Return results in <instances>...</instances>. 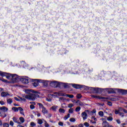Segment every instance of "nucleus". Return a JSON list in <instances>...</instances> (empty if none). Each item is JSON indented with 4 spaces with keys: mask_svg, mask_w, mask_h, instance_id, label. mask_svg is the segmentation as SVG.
<instances>
[{
    "mask_svg": "<svg viewBox=\"0 0 127 127\" xmlns=\"http://www.w3.org/2000/svg\"><path fill=\"white\" fill-rule=\"evenodd\" d=\"M30 91V89H26L25 91V93L29 94H27L26 95H22V97H19L20 101H22V102H26V99H27V100H30L31 101H35L36 98H39V95L37 94H32L29 92Z\"/></svg>",
    "mask_w": 127,
    "mask_h": 127,
    "instance_id": "nucleus-1",
    "label": "nucleus"
},
{
    "mask_svg": "<svg viewBox=\"0 0 127 127\" xmlns=\"http://www.w3.org/2000/svg\"><path fill=\"white\" fill-rule=\"evenodd\" d=\"M0 76H1V77H4V76H6V79H8V80H10V81L8 82V83L10 84L17 83L19 79L18 76H17V75L15 74H8L7 75V73L2 71H0Z\"/></svg>",
    "mask_w": 127,
    "mask_h": 127,
    "instance_id": "nucleus-2",
    "label": "nucleus"
},
{
    "mask_svg": "<svg viewBox=\"0 0 127 127\" xmlns=\"http://www.w3.org/2000/svg\"><path fill=\"white\" fill-rule=\"evenodd\" d=\"M31 81L33 82L32 85L34 87H37V86H38V83H45L46 86L47 85L46 81L41 79H31Z\"/></svg>",
    "mask_w": 127,
    "mask_h": 127,
    "instance_id": "nucleus-3",
    "label": "nucleus"
},
{
    "mask_svg": "<svg viewBox=\"0 0 127 127\" xmlns=\"http://www.w3.org/2000/svg\"><path fill=\"white\" fill-rule=\"evenodd\" d=\"M60 85V82L58 81H52L50 83V85L51 87H53V88H59Z\"/></svg>",
    "mask_w": 127,
    "mask_h": 127,
    "instance_id": "nucleus-4",
    "label": "nucleus"
},
{
    "mask_svg": "<svg viewBox=\"0 0 127 127\" xmlns=\"http://www.w3.org/2000/svg\"><path fill=\"white\" fill-rule=\"evenodd\" d=\"M20 80L21 81L22 84H28L29 83V79L28 78H25L24 77H21L20 78Z\"/></svg>",
    "mask_w": 127,
    "mask_h": 127,
    "instance_id": "nucleus-5",
    "label": "nucleus"
},
{
    "mask_svg": "<svg viewBox=\"0 0 127 127\" xmlns=\"http://www.w3.org/2000/svg\"><path fill=\"white\" fill-rule=\"evenodd\" d=\"M106 90H107L108 94H116V93H117L116 92V90H117V89L106 88Z\"/></svg>",
    "mask_w": 127,
    "mask_h": 127,
    "instance_id": "nucleus-6",
    "label": "nucleus"
},
{
    "mask_svg": "<svg viewBox=\"0 0 127 127\" xmlns=\"http://www.w3.org/2000/svg\"><path fill=\"white\" fill-rule=\"evenodd\" d=\"M81 117H82L83 120H87V119L88 118V114L87 113V112H86V110H85L84 112L81 113Z\"/></svg>",
    "mask_w": 127,
    "mask_h": 127,
    "instance_id": "nucleus-7",
    "label": "nucleus"
},
{
    "mask_svg": "<svg viewBox=\"0 0 127 127\" xmlns=\"http://www.w3.org/2000/svg\"><path fill=\"white\" fill-rule=\"evenodd\" d=\"M71 86H72L73 88L75 89H80V88H83L84 85L76 84H71Z\"/></svg>",
    "mask_w": 127,
    "mask_h": 127,
    "instance_id": "nucleus-8",
    "label": "nucleus"
},
{
    "mask_svg": "<svg viewBox=\"0 0 127 127\" xmlns=\"http://www.w3.org/2000/svg\"><path fill=\"white\" fill-rule=\"evenodd\" d=\"M118 92L119 93H121L122 95H127V90H124V89H116Z\"/></svg>",
    "mask_w": 127,
    "mask_h": 127,
    "instance_id": "nucleus-9",
    "label": "nucleus"
},
{
    "mask_svg": "<svg viewBox=\"0 0 127 127\" xmlns=\"http://www.w3.org/2000/svg\"><path fill=\"white\" fill-rule=\"evenodd\" d=\"M103 91V89L100 88H94V94H98V93H100V92H102Z\"/></svg>",
    "mask_w": 127,
    "mask_h": 127,
    "instance_id": "nucleus-10",
    "label": "nucleus"
},
{
    "mask_svg": "<svg viewBox=\"0 0 127 127\" xmlns=\"http://www.w3.org/2000/svg\"><path fill=\"white\" fill-rule=\"evenodd\" d=\"M91 97L92 98H94L95 99H99V100H104V99H105V97H104L94 95H92Z\"/></svg>",
    "mask_w": 127,
    "mask_h": 127,
    "instance_id": "nucleus-11",
    "label": "nucleus"
},
{
    "mask_svg": "<svg viewBox=\"0 0 127 127\" xmlns=\"http://www.w3.org/2000/svg\"><path fill=\"white\" fill-rule=\"evenodd\" d=\"M103 100H110L111 101H118V98L115 97H104Z\"/></svg>",
    "mask_w": 127,
    "mask_h": 127,
    "instance_id": "nucleus-12",
    "label": "nucleus"
},
{
    "mask_svg": "<svg viewBox=\"0 0 127 127\" xmlns=\"http://www.w3.org/2000/svg\"><path fill=\"white\" fill-rule=\"evenodd\" d=\"M85 89H86V90H89V91H90L91 93H94V91L95 90V88L85 86Z\"/></svg>",
    "mask_w": 127,
    "mask_h": 127,
    "instance_id": "nucleus-13",
    "label": "nucleus"
},
{
    "mask_svg": "<svg viewBox=\"0 0 127 127\" xmlns=\"http://www.w3.org/2000/svg\"><path fill=\"white\" fill-rule=\"evenodd\" d=\"M0 110L2 111V112L5 113V112H7V111H8V108L5 107V106H2L0 108Z\"/></svg>",
    "mask_w": 127,
    "mask_h": 127,
    "instance_id": "nucleus-14",
    "label": "nucleus"
},
{
    "mask_svg": "<svg viewBox=\"0 0 127 127\" xmlns=\"http://www.w3.org/2000/svg\"><path fill=\"white\" fill-rule=\"evenodd\" d=\"M13 121L14 123H16V124H18L19 125H20V122H19V121H18V118L13 117L12 118Z\"/></svg>",
    "mask_w": 127,
    "mask_h": 127,
    "instance_id": "nucleus-15",
    "label": "nucleus"
},
{
    "mask_svg": "<svg viewBox=\"0 0 127 127\" xmlns=\"http://www.w3.org/2000/svg\"><path fill=\"white\" fill-rule=\"evenodd\" d=\"M118 110L119 111L120 113H122V112H124V113H125V114H127V110L125 109H123L122 107H120Z\"/></svg>",
    "mask_w": 127,
    "mask_h": 127,
    "instance_id": "nucleus-16",
    "label": "nucleus"
},
{
    "mask_svg": "<svg viewBox=\"0 0 127 127\" xmlns=\"http://www.w3.org/2000/svg\"><path fill=\"white\" fill-rule=\"evenodd\" d=\"M102 126H104V127H109L110 125H109V123L107 122V121H103L102 123Z\"/></svg>",
    "mask_w": 127,
    "mask_h": 127,
    "instance_id": "nucleus-17",
    "label": "nucleus"
},
{
    "mask_svg": "<svg viewBox=\"0 0 127 127\" xmlns=\"http://www.w3.org/2000/svg\"><path fill=\"white\" fill-rule=\"evenodd\" d=\"M1 96L2 97H6V96H9V94L7 92H2L1 93Z\"/></svg>",
    "mask_w": 127,
    "mask_h": 127,
    "instance_id": "nucleus-18",
    "label": "nucleus"
},
{
    "mask_svg": "<svg viewBox=\"0 0 127 127\" xmlns=\"http://www.w3.org/2000/svg\"><path fill=\"white\" fill-rule=\"evenodd\" d=\"M42 113H43L44 115H45L48 113V111L47 110V109H46V108H45V107H44L42 110Z\"/></svg>",
    "mask_w": 127,
    "mask_h": 127,
    "instance_id": "nucleus-19",
    "label": "nucleus"
},
{
    "mask_svg": "<svg viewBox=\"0 0 127 127\" xmlns=\"http://www.w3.org/2000/svg\"><path fill=\"white\" fill-rule=\"evenodd\" d=\"M58 96H61L62 97H66V94L61 92H58Z\"/></svg>",
    "mask_w": 127,
    "mask_h": 127,
    "instance_id": "nucleus-20",
    "label": "nucleus"
},
{
    "mask_svg": "<svg viewBox=\"0 0 127 127\" xmlns=\"http://www.w3.org/2000/svg\"><path fill=\"white\" fill-rule=\"evenodd\" d=\"M65 97H68V98H70V99H73V98H74V95L65 94Z\"/></svg>",
    "mask_w": 127,
    "mask_h": 127,
    "instance_id": "nucleus-21",
    "label": "nucleus"
},
{
    "mask_svg": "<svg viewBox=\"0 0 127 127\" xmlns=\"http://www.w3.org/2000/svg\"><path fill=\"white\" fill-rule=\"evenodd\" d=\"M59 112V113H62V114H65V110L64 109L60 108Z\"/></svg>",
    "mask_w": 127,
    "mask_h": 127,
    "instance_id": "nucleus-22",
    "label": "nucleus"
},
{
    "mask_svg": "<svg viewBox=\"0 0 127 127\" xmlns=\"http://www.w3.org/2000/svg\"><path fill=\"white\" fill-rule=\"evenodd\" d=\"M7 103L9 104V105H11V103H12V99L11 98L7 99Z\"/></svg>",
    "mask_w": 127,
    "mask_h": 127,
    "instance_id": "nucleus-23",
    "label": "nucleus"
},
{
    "mask_svg": "<svg viewBox=\"0 0 127 127\" xmlns=\"http://www.w3.org/2000/svg\"><path fill=\"white\" fill-rule=\"evenodd\" d=\"M85 112H86L87 114H88V115H90V116H92V115H93V112H92L91 111L86 110Z\"/></svg>",
    "mask_w": 127,
    "mask_h": 127,
    "instance_id": "nucleus-24",
    "label": "nucleus"
},
{
    "mask_svg": "<svg viewBox=\"0 0 127 127\" xmlns=\"http://www.w3.org/2000/svg\"><path fill=\"white\" fill-rule=\"evenodd\" d=\"M37 105L39 106L40 109H43L44 108H45L44 106H43V104H42V103H38Z\"/></svg>",
    "mask_w": 127,
    "mask_h": 127,
    "instance_id": "nucleus-25",
    "label": "nucleus"
},
{
    "mask_svg": "<svg viewBox=\"0 0 127 127\" xmlns=\"http://www.w3.org/2000/svg\"><path fill=\"white\" fill-rule=\"evenodd\" d=\"M70 118V114H68L67 116H65L64 117V121H66V120H68Z\"/></svg>",
    "mask_w": 127,
    "mask_h": 127,
    "instance_id": "nucleus-26",
    "label": "nucleus"
},
{
    "mask_svg": "<svg viewBox=\"0 0 127 127\" xmlns=\"http://www.w3.org/2000/svg\"><path fill=\"white\" fill-rule=\"evenodd\" d=\"M106 118H107V120H108L109 122H112V121L113 120V117L111 116H109V117H106Z\"/></svg>",
    "mask_w": 127,
    "mask_h": 127,
    "instance_id": "nucleus-27",
    "label": "nucleus"
},
{
    "mask_svg": "<svg viewBox=\"0 0 127 127\" xmlns=\"http://www.w3.org/2000/svg\"><path fill=\"white\" fill-rule=\"evenodd\" d=\"M76 106H80V107H83L84 106V103L79 101V102H78V104H76Z\"/></svg>",
    "mask_w": 127,
    "mask_h": 127,
    "instance_id": "nucleus-28",
    "label": "nucleus"
},
{
    "mask_svg": "<svg viewBox=\"0 0 127 127\" xmlns=\"http://www.w3.org/2000/svg\"><path fill=\"white\" fill-rule=\"evenodd\" d=\"M19 120H20V122L22 123V124H23V123H24L25 122L24 118H23V117H20Z\"/></svg>",
    "mask_w": 127,
    "mask_h": 127,
    "instance_id": "nucleus-29",
    "label": "nucleus"
},
{
    "mask_svg": "<svg viewBox=\"0 0 127 127\" xmlns=\"http://www.w3.org/2000/svg\"><path fill=\"white\" fill-rule=\"evenodd\" d=\"M0 117H1L2 118H5V117H6V114H5L4 113L3 114H2L1 112H0Z\"/></svg>",
    "mask_w": 127,
    "mask_h": 127,
    "instance_id": "nucleus-30",
    "label": "nucleus"
},
{
    "mask_svg": "<svg viewBox=\"0 0 127 127\" xmlns=\"http://www.w3.org/2000/svg\"><path fill=\"white\" fill-rule=\"evenodd\" d=\"M69 121L71 122V123H75V122H76V119L74 118H71L69 119Z\"/></svg>",
    "mask_w": 127,
    "mask_h": 127,
    "instance_id": "nucleus-31",
    "label": "nucleus"
},
{
    "mask_svg": "<svg viewBox=\"0 0 127 127\" xmlns=\"http://www.w3.org/2000/svg\"><path fill=\"white\" fill-rule=\"evenodd\" d=\"M57 108H58V106H54L52 107L51 109H53V111L56 112V110H57Z\"/></svg>",
    "mask_w": 127,
    "mask_h": 127,
    "instance_id": "nucleus-32",
    "label": "nucleus"
},
{
    "mask_svg": "<svg viewBox=\"0 0 127 127\" xmlns=\"http://www.w3.org/2000/svg\"><path fill=\"white\" fill-rule=\"evenodd\" d=\"M12 110L14 111V112H18V107H13L12 108Z\"/></svg>",
    "mask_w": 127,
    "mask_h": 127,
    "instance_id": "nucleus-33",
    "label": "nucleus"
},
{
    "mask_svg": "<svg viewBox=\"0 0 127 127\" xmlns=\"http://www.w3.org/2000/svg\"><path fill=\"white\" fill-rule=\"evenodd\" d=\"M81 111V107L80 106H78L75 109V112H80Z\"/></svg>",
    "mask_w": 127,
    "mask_h": 127,
    "instance_id": "nucleus-34",
    "label": "nucleus"
},
{
    "mask_svg": "<svg viewBox=\"0 0 127 127\" xmlns=\"http://www.w3.org/2000/svg\"><path fill=\"white\" fill-rule=\"evenodd\" d=\"M68 113L69 114H73V113H74V109L73 108H70L69 110H68Z\"/></svg>",
    "mask_w": 127,
    "mask_h": 127,
    "instance_id": "nucleus-35",
    "label": "nucleus"
},
{
    "mask_svg": "<svg viewBox=\"0 0 127 127\" xmlns=\"http://www.w3.org/2000/svg\"><path fill=\"white\" fill-rule=\"evenodd\" d=\"M64 88H69V85H68V83H63Z\"/></svg>",
    "mask_w": 127,
    "mask_h": 127,
    "instance_id": "nucleus-36",
    "label": "nucleus"
},
{
    "mask_svg": "<svg viewBox=\"0 0 127 127\" xmlns=\"http://www.w3.org/2000/svg\"><path fill=\"white\" fill-rule=\"evenodd\" d=\"M38 124H39V125H42V124H43V121H42L41 119H39L38 121Z\"/></svg>",
    "mask_w": 127,
    "mask_h": 127,
    "instance_id": "nucleus-37",
    "label": "nucleus"
},
{
    "mask_svg": "<svg viewBox=\"0 0 127 127\" xmlns=\"http://www.w3.org/2000/svg\"><path fill=\"white\" fill-rule=\"evenodd\" d=\"M119 115L122 118H124V117H125V114L124 113H123V112H120L119 113Z\"/></svg>",
    "mask_w": 127,
    "mask_h": 127,
    "instance_id": "nucleus-38",
    "label": "nucleus"
},
{
    "mask_svg": "<svg viewBox=\"0 0 127 127\" xmlns=\"http://www.w3.org/2000/svg\"><path fill=\"white\" fill-rule=\"evenodd\" d=\"M76 98L77 99H81V98H82V95H81V94H78L76 95Z\"/></svg>",
    "mask_w": 127,
    "mask_h": 127,
    "instance_id": "nucleus-39",
    "label": "nucleus"
},
{
    "mask_svg": "<svg viewBox=\"0 0 127 127\" xmlns=\"http://www.w3.org/2000/svg\"><path fill=\"white\" fill-rule=\"evenodd\" d=\"M99 115L100 116V117H103V116H104V112L103 111H100L99 112Z\"/></svg>",
    "mask_w": 127,
    "mask_h": 127,
    "instance_id": "nucleus-40",
    "label": "nucleus"
},
{
    "mask_svg": "<svg viewBox=\"0 0 127 127\" xmlns=\"http://www.w3.org/2000/svg\"><path fill=\"white\" fill-rule=\"evenodd\" d=\"M30 126L31 127H35L36 126V124H35V123H34V122H31L30 123Z\"/></svg>",
    "mask_w": 127,
    "mask_h": 127,
    "instance_id": "nucleus-41",
    "label": "nucleus"
},
{
    "mask_svg": "<svg viewBox=\"0 0 127 127\" xmlns=\"http://www.w3.org/2000/svg\"><path fill=\"white\" fill-rule=\"evenodd\" d=\"M30 109H31V110H33V109H35V106H34V105H31L30 106Z\"/></svg>",
    "mask_w": 127,
    "mask_h": 127,
    "instance_id": "nucleus-42",
    "label": "nucleus"
},
{
    "mask_svg": "<svg viewBox=\"0 0 127 127\" xmlns=\"http://www.w3.org/2000/svg\"><path fill=\"white\" fill-rule=\"evenodd\" d=\"M84 125L86 127H90V125H89V123H88L87 122H85L84 123Z\"/></svg>",
    "mask_w": 127,
    "mask_h": 127,
    "instance_id": "nucleus-43",
    "label": "nucleus"
},
{
    "mask_svg": "<svg viewBox=\"0 0 127 127\" xmlns=\"http://www.w3.org/2000/svg\"><path fill=\"white\" fill-rule=\"evenodd\" d=\"M0 80L1 81H2V82H4L5 83H7V80L6 79H4L3 78L1 79V78H0Z\"/></svg>",
    "mask_w": 127,
    "mask_h": 127,
    "instance_id": "nucleus-44",
    "label": "nucleus"
},
{
    "mask_svg": "<svg viewBox=\"0 0 127 127\" xmlns=\"http://www.w3.org/2000/svg\"><path fill=\"white\" fill-rule=\"evenodd\" d=\"M73 106H74V104H73L72 103L69 104L68 106V108H70V109H71V108H72Z\"/></svg>",
    "mask_w": 127,
    "mask_h": 127,
    "instance_id": "nucleus-45",
    "label": "nucleus"
},
{
    "mask_svg": "<svg viewBox=\"0 0 127 127\" xmlns=\"http://www.w3.org/2000/svg\"><path fill=\"white\" fill-rule=\"evenodd\" d=\"M115 115H119L120 114V111L119 110H116L115 111Z\"/></svg>",
    "mask_w": 127,
    "mask_h": 127,
    "instance_id": "nucleus-46",
    "label": "nucleus"
},
{
    "mask_svg": "<svg viewBox=\"0 0 127 127\" xmlns=\"http://www.w3.org/2000/svg\"><path fill=\"white\" fill-rule=\"evenodd\" d=\"M9 124L10 126H11V127H13V125H14V123H13V122L12 121H10Z\"/></svg>",
    "mask_w": 127,
    "mask_h": 127,
    "instance_id": "nucleus-47",
    "label": "nucleus"
},
{
    "mask_svg": "<svg viewBox=\"0 0 127 127\" xmlns=\"http://www.w3.org/2000/svg\"><path fill=\"white\" fill-rule=\"evenodd\" d=\"M59 126H60L61 127H63V126H64V124L63 122H59Z\"/></svg>",
    "mask_w": 127,
    "mask_h": 127,
    "instance_id": "nucleus-48",
    "label": "nucleus"
},
{
    "mask_svg": "<svg viewBox=\"0 0 127 127\" xmlns=\"http://www.w3.org/2000/svg\"><path fill=\"white\" fill-rule=\"evenodd\" d=\"M91 120H93L94 121L97 122V118H96L95 117H92L91 118Z\"/></svg>",
    "mask_w": 127,
    "mask_h": 127,
    "instance_id": "nucleus-49",
    "label": "nucleus"
},
{
    "mask_svg": "<svg viewBox=\"0 0 127 127\" xmlns=\"http://www.w3.org/2000/svg\"><path fill=\"white\" fill-rule=\"evenodd\" d=\"M18 111H20V112H22L23 111V109L21 107H18Z\"/></svg>",
    "mask_w": 127,
    "mask_h": 127,
    "instance_id": "nucleus-50",
    "label": "nucleus"
},
{
    "mask_svg": "<svg viewBox=\"0 0 127 127\" xmlns=\"http://www.w3.org/2000/svg\"><path fill=\"white\" fill-rule=\"evenodd\" d=\"M46 101H47V102H51L52 101V99H51V98H47Z\"/></svg>",
    "mask_w": 127,
    "mask_h": 127,
    "instance_id": "nucleus-51",
    "label": "nucleus"
},
{
    "mask_svg": "<svg viewBox=\"0 0 127 127\" xmlns=\"http://www.w3.org/2000/svg\"><path fill=\"white\" fill-rule=\"evenodd\" d=\"M107 104L108 105V106H113V103H112V102H108Z\"/></svg>",
    "mask_w": 127,
    "mask_h": 127,
    "instance_id": "nucleus-52",
    "label": "nucleus"
},
{
    "mask_svg": "<svg viewBox=\"0 0 127 127\" xmlns=\"http://www.w3.org/2000/svg\"><path fill=\"white\" fill-rule=\"evenodd\" d=\"M80 101V100H75L74 104H77V105L79 104V102Z\"/></svg>",
    "mask_w": 127,
    "mask_h": 127,
    "instance_id": "nucleus-53",
    "label": "nucleus"
},
{
    "mask_svg": "<svg viewBox=\"0 0 127 127\" xmlns=\"http://www.w3.org/2000/svg\"><path fill=\"white\" fill-rule=\"evenodd\" d=\"M0 105H1V106H3V105L4 104V102H3L2 101H0Z\"/></svg>",
    "mask_w": 127,
    "mask_h": 127,
    "instance_id": "nucleus-54",
    "label": "nucleus"
},
{
    "mask_svg": "<svg viewBox=\"0 0 127 127\" xmlns=\"http://www.w3.org/2000/svg\"><path fill=\"white\" fill-rule=\"evenodd\" d=\"M59 101H64V97H60Z\"/></svg>",
    "mask_w": 127,
    "mask_h": 127,
    "instance_id": "nucleus-55",
    "label": "nucleus"
},
{
    "mask_svg": "<svg viewBox=\"0 0 127 127\" xmlns=\"http://www.w3.org/2000/svg\"><path fill=\"white\" fill-rule=\"evenodd\" d=\"M116 122H117V124H119V125H120L121 124V121L120 120H117Z\"/></svg>",
    "mask_w": 127,
    "mask_h": 127,
    "instance_id": "nucleus-56",
    "label": "nucleus"
},
{
    "mask_svg": "<svg viewBox=\"0 0 127 127\" xmlns=\"http://www.w3.org/2000/svg\"><path fill=\"white\" fill-rule=\"evenodd\" d=\"M14 99L16 100V101H17L18 102H19V101H20V100H19L18 98H17V97H14Z\"/></svg>",
    "mask_w": 127,
    "mask_h": 127,
    "instance_id": "nucleus-57",
    "label": "nucleus"
},
{
    "mask_svg": "<svg viewBox=\"0 0 127 127\" xmlns=\"http://www.w3.org/2000/svg\"><path fill=\"white\" fill-rule=\"evenodd\" d=\"M20 114H21V115H23L24 117V112H23V111H20Z\"/></svg>",
    "mask_w": 127,
    "mask_h": 127,
    "instance_id": "nucleus-58",
    "label": "nucleus"
},
{
    "mask_svg": "<svg viewBox=\"0 0 127 127\" xmlns=\"http://www.w3.org/2000/svg\"><path fill=\"white\" fill-rule=\"evenodd\" d=\"M96 122L97 121H93V120L90 121V123H91L92 124H96Z\"/></svg>",
    "mask_w": 127,
    "mask_h": 127,
    "instance_id": "nucleus-59",
    "label": "nucleus"
},
{
    "mask_svg": "<svg viewBox=\"0 0 127 127\" xmlns=\"http://www.w3.org/2000/svg\"><path fill=\"white\" fill-rule=\"evenodd\" d=\"M78 127H84V125L83 124H79Z\"/></svg>",
    "mask_w": 127,
    "mask_h": 127,
    "instance_id": "nucleus-60",
    "label": "nucleus"
},
{
    "mask_svg": "<svg viewBox=\"0 0 127 127\" xmlns=\"http://www.w3.org/2000/svg\"><path fill=\"white\" fill-rule=\"evenodd\" d=\"M45 127H49V125H48V124H47V123H46L45 124Z\"/></svg>",
    "mask_w": 127,
    "mask_h": 127,
    "instance_id": "nucleus-61",
    "label": "nucleus"
},
{
    "mask_svg": "<svg viewBox=\"0 0 127 127\" xmlns=\"http://www.w3.org/2000/svg\"><path fill=\"white\" fill-rule=\"evenodd\" d=\"M92 112V114H96V110H93L92 111H91Z\"/></svg>",
    "mask_w": 127,
    "mask_h": 127,
    "instance_id": "nucleus-62",
    "label": "nucleus"
},
{
    "mask_svg": "<svg viewBox=\"0 0 127 127\" xmlns=\"http://www.w3.org/2000/svg\"><path fill=\"white\" fill-rule=\"evenodd\" d=\"M1 126H2V121H1V120H0V127H1Z\"/></svg>",
    "mask_w": 127,
    "mask_h": 127,
    "instance_id": "nucleus-63",
    "label": "nucleus"
},
{
    "mask_svg": "<svg viewBox=\"0 0 127 127\" xmlns=\"http://www.w3.org/2000/svg\"><path fill=\"white\" fill-rule=\"evenodd\" d=\"M18 127H24V126H22L21 125H18Z\"/></svg>",
    "mask_w": 127,
    "mask_h": 127,
    "instance_id": "nucleus-64",
    "label": "nucleus"
}]
</instances>
